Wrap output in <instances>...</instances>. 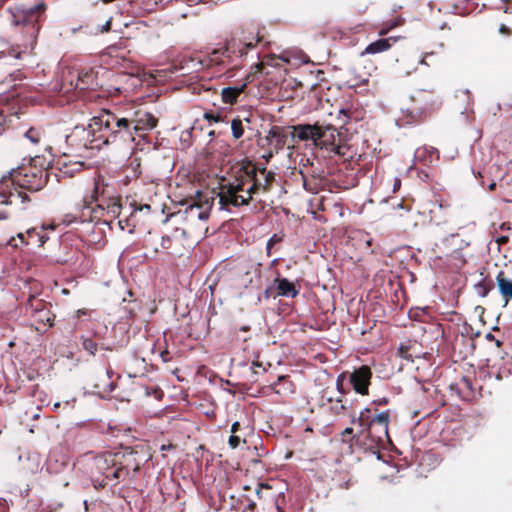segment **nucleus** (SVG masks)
I'll list each match as a JSON object with an SVG mask.
<instances>
[{
	"label": "nucleus",
	"mask_w": 512,
	"mask_h": 512,
	"mask_svg": "<svg viewBox=\"0 0 512 512\" xmlns=\"http://www.w3.org/2000/svg\"><path fill=\"white\" fill-rule=\"evenodd\" d=\"M121 197L110 194L108 187L95 183L89 196L84 197L74 209L73 219L69 222H93L102 220L110 223L121 213Z\"/></svg>",
	"instance_id": "obj_5"
},
{
	"label": "nucleus",
	"mask_w": 512,
	"mask_h": 512,
	"mask_svg": "<svg viewBox=\"0 0 512 512\" xmlns=\"http://www.w3.org/2000/svg\"><path fill=\"white\" fill-rule=\"evenodd\" d=\"M294 126L273 125L267 132L264 140L267 142V153L264 156L269 161L275 154L281 151L285 146L294 148L298 140L297 132Z\"/></svg>",
	"instance_id": "obj_13"
},
{
	"label": "nucleus",
	"mask_w": 512,
	"mask_h": 512,
	"mask_svg": "<svg viewBox=\"0 0 512 512\" xmlns=\"http://www.w3.org/2000/svg\"><path fill=\"white\" fill-rule=\"evenodd\" d=\"M153 395L156 399L160 400L163 396V391L160 388H152Z\"/></svg>",
	"instance_id": "obj_50"
},
{
	"label": "nucleus",
	"mask_w": 512,
	"mask_h": 512,
	"mask_svg": "<svg viewBox=\"0 0 512 512\" xmlns=\"http://www.w3.org/2000/svg\"><path fill=\"white\" fill-rule=\"evenodd\" d=\"M425 154H428L430 162H432L434 159H438V157H439V152L436 148L426 147V146L422 147V148H418L416 150L415 156H416V158L421 159L422 157L425 156Z\"/></svg>",
	"instance_id": "obj_33"
},
{
	"label": "nucleus",
	"mask_w": 512,
	"mask_h": 512,
	"mask_svg": "<svg viewBox=\"0 0 512 512\" xmlns=\"http://www.w3.org/2000/svg\"><path fill=\"white\" fill-rule=\"evenodd\" d=\"M241 430V424L239 421H236L232 424L230 432L231 434H237Z\"/></svg>",
	"instance_id": "obj_46"
},
{
	"label": "nucleus",
	"mask_w": 512,
	"mask_h": 512,
	"mask_svg": "<svg viewBox=\"0 0 512 512\" xmlns=\"http://www.w3.org/2000/svg\"><path fill=\"white\" fill-rule=\"evenodd\" d=\"M352 112L349 109H340L338 111V125L340 130L331 124H298L294 126L297 132L298 141H313L316 147L326 149L329 152L338 155L339 157L352 158L350 146L347 143V138L343 136L342 129L348 123Z\"/></svg>",
	"instance_id": "obj_4"
},
{
	"label": "nucleus",
	"mask_w": 512,
	"mask_h": 512,
	"mask_svg": "<svg viewBox=\"0 0 512 512\" xmlns=\"http://www.w3.org/2000/svg\"><path fill=\"white\" fill-rule=\"evenodd\" d=\"M90 122L94 135L98 138V145L103 147L116 143H132L136 136L144 137L157 126L158 119L139 105L130 103L117 107L114 111L102 109Z\"/></svg>",
	"instance_id": "obj_1"
},
{
	"label": "nucleus",
	"mask_w": 512,
	"mask_h": 512,
	"mask_svg": "<svg viewBox=\"0 0 512 512\" xmlns=\"http://www.w3.org/2000/svg\"><path fill=\"white\" fill-rule=\"evenodd\" d=\"M57 169L63 177H73L83 171L84 164L80 161L71 162L66 155L56 161Z\"/></svg>",
	"instance_id": "obj_21"
},
{
	"label": "nucleus",
	"mask_w": 512,
	"mask_h": 512,
	"mask_svg": "<svg viewBox=\"0 0 512 512\" xmlns=\"http://www.w3.org/2000/svg\"><path fill=\"white\" fill-rule=\"evenodd\" d=\"M204 119H206L209 122H215L218 123L222 120V117L220 114L214 113L212 111L205 112L203 115Z\"/></svg>",
	"instance_id": "obj_41"
},
{
	"label": "nucleus",
	"mask_w": 512,
	"mask_h": 512,
	"mask_svg": "<svg viewBox=\"0 0 512 512\" xmlns=\"http://www.w3.org/2000/svg\"><path fill=\"white\" fill-rule=\"evenodd\" d=\"M48 228L51 229V230H54L55 226L54 225H50Z\"/></svg>",
	"instance_id": "obj_62"
},
{
	"label": "nucleus",
	"mask_w": 512,
	"mask_h": 512,
	"mask_svg": "<svg viewBox=\"0 0 512 512\" xmlns=\"http://www.w3.org/2000/svg\"><path fill=\"white\" fill-rule=\"evenodd\" d=\"M246 83L233 86L225 87L221 91V99L223 103L233 105L238 101L239 96L245 91Z\"/></svg>",
	"instance_id": "obj_27"
},
{
	"label": "nucleus",
	"mask_w": 512,
	"mask_h": 512,
	"mask_svg": "<svg viewBox=\"0 0 512 512\" xmlns=\"http://www.w3.org/2000/svg\"><path fill=\"white\" fill-rule=\"evenodd\" d=\"M495 342H496V345H497L498 347H500V346L502 345V342H501V341H499V340H495Z\"/></svg>",
	"instance_id": "obj_58"
},
{
	"label": "nucleus",
	"mask_w": 512,
	"mask_h": 512,
	"mask_svg": "<svg viewBox=\"0 0 512 512\" xmlns=\"http://www.w3.org/2000/svg\"><path fill=\"white\" fill-rule=\"evenodd\" d=\"M46 10L47 5L43 1L30 7L15 6L11 9V22L14 25L26 28L30 37L36 39L41 27V22L45 19Z\"/></svg>",
	"instance_id": "obj_10"
},
{
	"label": "nucleus",
	"mask_w": 512,
	"mask_h": 512,
	"mask_svg": "<svg viewBox=\"0 0 512 512\" xmlns=\"http://www.w3.org/2000/svg\"><path fill=\"white\" fill-rule=\"evenodd\" d=\"M241 442L246 443V440L238 434H231L228 439V445L231 449H236Z\"/></svg>",
	"instance_id": "obj_37"
},
{
	"label": "nucleus",
	"mask_w": 512,
	"mask_h": 512,
	"mask_svg": "<svg viewBox=\"0 0 512 512\" xmlns=\"http://www.w3.org/2000/svg\"><path fill=\"white\" fill-rule=\"evenodd\" d=\"M495 188H496V183H491V184L489 185V189H490V190H494Z\"/></svg>",
	"instance_id": "obj_57"
},
{
	"label": "nucleus",
	"mask_w": 512,
	"mask_h": 512,
	"mask_svg": "<svg viewBox=\"0 0 512 512\" xmlns=\"http://www.w3.org/2000/svg\"><path fill=\"white\" fill-rule=\"evenodd\" d=\"M261 269L260 264L251 261L243 262L238 269L237 281L244 288L257 285L260 282Z\"/></svg>",
	"instance_id": "obj_19"
},
{
	"label": "nucleus",
	"mask_w": 512,
	"mask_h": 512,
	"mask_svg": "<svg viewBox=\"0 0 512 512\" xmlns=\"http://www.w3.org/2000/svg\"><path fill=\"white\" fill-rule=\"evenodd\" d=\"M160 356L163 360V362H169L171 360V356H170V353L167 349H165L164 351H162L160 353Z\"/></svg>",
	"instance_id": "obj_49"
},
{
	"label": "nucleus",
	"mask_w": 512,
	"mask_h": 512,
	"mask_svg": "<svg viewBox=\"0 0 512 512\" xmlns=\"http://www.w3.org/2000/svg\"><path fill=\"white\" fill-rule=\"evenodd\" d=\"M276 290L279 296L295 298L299 291L287 278H276Z\"/></svg>",
	"instance_id": "obj_29"
},
{
	"label": "nucleus",
	"mask_w": 512,
	"mask_h": 512,
	"mask_svg": "<svg viewBox=\"0 0 512 512\" xmlns=\"http://www.w3.org/2000/svg\"><path fill=\"white\" fill-rule=\"evenodd\" d=\"M69 83L66 79L61 85L55 84L54 90L71 101L76 97L83 96L89 101H98L104 97L94 90L95 75L91 71H81L77 75L69 73Z\"/></svg>",
	"instance_id": "obj_7"
},
{
	"label": "nucleus",
	"mask_w": 512,
	"mask_h": 512,
	"mask_svg": "<svg viewBox=\"0 0 512 512\" xmlns=\"http://www.w3.org/2000/svg\"><path fill=\"white\" fill-rule=\"evenodd\" d=\"M404 23V20L400 17L392 20H388L382 23L378 34L381 37L386 36L392 29L401 26Z\"/></svg>",
	"instance_id": "obj_31"
},
{
	"label": "nucleus",
	"mask_w": 512,
	"mask_h": 512,
	"mask_svg": "<svg viewBox=\"0 0 512 512\" xmlns=\"http://www.w3.org/2000/svg\"><path fill=\"white\" fill-rule=\"evenodd\" d=\"M268 44L269 42L260 32H257L255 36L235 35L227 39L223 47L213 49L210 53L199 59L198 63L201 67L232 65V68H239L241 63L235 62V60L239 59L243 62L250 55L252 59L256 58L259 60L251 65V74H269L270 72L266 71L267 67L279 66L281 58L275 55H262V49Z\"/></svg>",
	"instance_id": "obj_2"
},
{
	"label": "nucleus",
	"mask_w": 512,
	"mask_h": 512,
	"mask_svg": "<svg viewBox=\"0 0 512 512\" xmlns=\"http://www.w3.org/2000/svg\"><path fill=\"white\" fill-rule=\"evenodd\" d=\"M322 406L327 409L333 415H344L347 406L342 397H338L336 399L331 396L327 397L326 394L322 395Z\"/></svg>",
	"instance_id": "obj_26"
},
{
	"label": "nucleus",
	"mask_w": 512,
	"mask_h": 512,
	"mask_svg": "<svg viewBox=\"0 0 512 512\" xmlns=\"http://www.w3.org/2000/svg\"><path fill=\"white\" fill-rule=\"evenodd\" d=\"M389 418V410L373 413L370 408H365L358 416L351 417V423L357 426L356 433L352 427L345 428L341 433L342 441L354 440L356 445L361 446L365 451L377 453L384 447L385 442L389 441Z\"/></svg>",
	"instance_id": "obj_3"
},
{
	"label": "nucleus",
	"mask_w": 512,
	"mask_h": 512,
	"mask_svg": "<svg viewBox=\"0 0 512 512\" xmlns=\"http://www.w3.org/2000/svg\"><path fill=\"white\" fill-rule=\"evenodd\" d=\"M259 369H261L262 372H265V368L260 363L253 362L251 366L252 373L258 374L260 373Z\"/></svg>",
	"instance_id": "obj_44"
},
{
	"label": "nucleus",
	"mask_w": 512,
	"mask_h": 512,
	"mask_svg": "<svg viewBox=\"0 0 512 512\" xmlns=\"http://www.w3.org/2000/svg\"><path fill=\"white\" fill-rule=\"evenodd\" d=\"M214 134H215V132H214V131H211V132L209 133V135H210V136H214Z\"/></svg>",
	"instance_id": "obj_64"
},
{
	"label": "nucleus",
	"mask_w": 512,
	"mask_h": 512,
	"mask_svg": "<svg viewBox=\"0 0 512 512\" xmlns=\"http://www.w3.org/2000/svg\"><path fill=\"white\" fill-rule=\"evenodd\" d=\"M111 29V18L106 21V23L99 30L101 33L108 32Z\"/></svg>",
	"instance_id": "obj_51"
},
{
	"label": "nucleus",
	"mask_w": 512,
	"mask_h": 512,
	"mask_svg": "<svg viewBox=\"0 0 512 512\" xmlns=\"http://www.w3.org/2000/svg\"><path fill=\"white\" fill-rule=\"evenodd\" d=\"M503 366H499L496 372V379L501 380L503 377L512 374V358H502Z\"/></svg>",
	"instance_id": "obj_32"
},
{
	"label": "nucleus",
	"mask_w": 512,
	"mask_h": 512,
	"mask_svg": "<svg viewBox=\"0 0 512 512\" xmlns=\"http://www.w3.org/2000/svg\"><path fill=\"white\" fill-rule=\"evenodd\" d=\"M118 472L120 473V481H124L130 472L135 475L148 459L143 451L136 449H125L123 451L113 452Z\"/></svg>",
	"instance_id": "obj_14"
},
{
	"label": "nucleus",
	"mask_w": 512,
	"mask_h": 512,
	"mask_svg": "<svg viewBox=\"0 0 512 512\" xmlns=\"http://www.w3.org/2000/svg\"><path fill=\"white\" fill-rule=\"evenodd\" d=\"M144 247L151 248L154 254H163L169 259L180 258L186 252L184 240L179 236H163L159 246L155 245L152 238H148L145 240Z\"/></svg>",
	"instance_id": "obj_16"
},
{
	"label": "nucleus",
	"mask_w": 512,
	"mask_h": 512,
	"mask_svg": "<svg viewBox=\"0 0 512 512\" xmlns=\"http://www.w3.org/2000/svg\"><path fill=\"white\" fill-rule=\"evenodd\" d=\"M401 187V180L399 178H394V181H393V192H396L400 189Z\"/></svg>",
	"instance_id": "obj_52"
},
{
	"label": "nucleus",
	"mask_w": 512,
	"mask_h": 512,
	"mask_svg": "<svg viewBox=\"0 0 512 512\" xmlns=\"http://www.w3.org/2000/svg\"><path fill=\"white\" fill-rule=\"evenodd\" d=\"M264 490H271V486L267 483H258L256 494L259 499L265 498Z\"/></svg>",
	"instance_id": "obj_42"
},
{
	"label": "nucleus",
	"mask_w": 512,
	"mask_h": 512,
	"mask_svg": "<svg viewBox=\"0 0 512 512\" xmlns=\"http://www.w3.org/2000/svg\"><path fill=\"white\" fill-rule=\"evenodd\" d=\"M412 106L419 108L421 112H423L424 116L427 118L439 108L440 100L439 97L433 92L429 90H417L411 96Z\"/></svg>",
	"instance_id": "obj_17"
},
{
	"label": "nucleus",
	"mask_w": 512,
	"mask_h": 512,
	"mask_svg": "<svg viewBox=\"0 0 512 512\" xmlns=\"http://www.w3.org/2000/svg\"><path fill=\"white\" fill-rule=\"evenodd\" d=\"M246 186L238 171L233 182L221 185L218 193L220 207L229 210L230 207L248 205L253 197L249 192H246Z\"/></svg>",
	"instance_id": "obj_12"
},
{
	"label": "nucleus",
	"mask_w": 512,
	"mask_h": 512,
	"mask_svg": "<svg viewBox=\"0 0 512 512\" xmlns=\"http://www.w3.org/2000/svg\"><path fill=\"white\" fill-rule=\"evenodd\" d=\"M501 228H502V229H507L506 224H505V223H503V224L501 225Z\"/></svg>",
	"instance_id": "obj_59"
},
{
	"label": "nucleus",
	"mask_w": 512,
	"mask_h": 512,
	"mask_svg": "<svg viewBox=\"0 0 512 512\" xmlns=\"http://www.w3.org/2000/svg\"><path fill=\"white\" fill-rule=\"evenodd\" d=\"M449 205H443L442 203L436 201L435 203H433L432 205V208L430 209V216H431V219L434 220L438 217V212H440L443 208H448Z\"/></svg>",
	"instance_id": "obj_39"
},
{
	"label": "nucleus",
	"mask_w": 512,
	"mask_h": 512,
	"mask_svg": "<svg viewBox=\"0 0 512 512\" xmlns=\"http://www.w3.org/2000/svg\"><path fill=\"white\" fill-rule=\"evenodd\" d=\"M403 39L402 36H391L387 38H379L374 42H371L366 48L360 53V56L375 55L384 53L390 50L399 40Z\"/></svg>",
	"instance_id": "obj_20"
},
{
	"label": "nucleus",
	"mask_w": 512,
	"mask_h": 512,
	"mask_svg": "<svg viewBox=\"0 0 512 512\" xmlns=\"http://www.w3.org/2000/svg\"><path fill=\"white\" fill-rule=\"evenodd\" d=\"M427 117L424 116L423 112L419 108L412 106L411 104L406 108L402 109L401 116L398 118L400 126L418 124L424 121Z\"/></svg>",
	"instance_id": "obj_22"
},
{
	"label": "nucleus",
	"mask_w": 512,
	"mask_h": 512,
	"mask_svg": "<svg viewBox=\"0 0 512 512\" xmlns=\"http://www.w3.org/2000/svg\"><path fill=\"white\" fill-rule=\"evenodd\" d=\"M373 403L376 406H385L389 403V399L387 397H382V398L374 400Z\"/></svg>",
	"instance_id": "obj_45"
},
{
	"label": "nucleus",
	"mask_w": 512,
	"mask_h": 512,
	"mask_svg": "<svg viewBox=\"0 0 512 512\" xmlns=\"http://www.w3.org/2000/svg\"><path fill=\"white\" fill-rule=\"evenodd\" d=\"M372 370L368 365H362L349 373V383L355 393L361 396L369 395V387L371 385Z\"/></svg>",
	"instance_id": "obj_18"
},
{
	"label": "nucleus",
	"mask_w": 512,
	"mask_h": 512,
	"mask_svg": "<svg viewBox=\"0 0 512 512\" xmlns=\"http://www.w3.org/2000/svg\"><path fill=\"white\" fill-rule=\"evenodd\" d=\"M198 200L189 206L191 213H196L197 217L201 220H206L209 217V211L212 207V202L208 198H204L201 192H197Z\"/></svg>",
	"instance_id": "obj_25"
},
{
	"label": "nucleus",
	"mask_w": 512,
	"mask_h": 512,
	"mask_svg": "<svg viewBox=\"0 0 512 512\" xmlns=\"http://www.w3.org/2000/svg\"><path fill=\"white\" fill-rule=\"evenodd\" d=\"M143 209H146L147 211H150L151 206H150V205H148V204H145V205L140 206L139 210H140V211H142Z\"/></svg>",
	"instance_id": "obj_54"
},
{
	"label": "nucleus",
	"mask_w": 512,
	"mask_h": 512,
	"mask_svg": "<svg viewBox=\"0 0 512 512\" xmlns=\"http://www.w3.org/2000/svg\"><path fill=\"white\" fill-rule=\"evenodd\" d=\"M93 130L91 122H89L87 127L76 126L66 137V142L79 155H82L87 150H99L102 148V145H98V138L94 135Z\"/></svg>",
	"instance_id": "obj_15"
},
{
	"label": "nucleus",
	"mask_w": 512,
	"mask_h": 512,
	"mask_svg": "<svg viewBox=\"0 0 512 512\" xmlns=\"http://www.w3.org/2000/svg\"><path fill=\"white\" fill-rule=\"evenodd\" d=\"M498 291L505 301V305L512 300V278L503 270L496 276Z\"/></svg>",
	"instance_id": "obj_24"
},
{
	"label": "nucleus",
	"mask_w": 512,
	"mask_h": 512,
	"mask_svg": "<svg viewBox=\"0 0 512 512\" xmlns=\"http://www.w3.org/2000/svg\"><path fill=\"white\" fill-rule=\"evenodd\" d=\"M51 304L38 298L37 291L29 293L23 303L25 315L30 318L37 331H46L53 326L55 315L51 312Z\"/></svg>",
	"instance_id": "obj_11"
},
{
	"label": "nucleus",
	"mask_w": 512,
	"mask_h": 512,
	"mask_svg": "<svg viewBox=\"0 0 512 512\" xmlns=\"http://www.w3.org/2000/svg\"><path fill=\"white\" fill-rule=\"evenodd\" d=\"M238 170L246 185H249L246 192L252 196L260 191L269 192L275 182L274 172L267 170L266 167H259L249 160L242 161Z\"/></svg>",
	"instance_id": "obj_9"
},
{
	"label": "nucleus",
	"mask_w": 512,
	"mask_h": 512,
	"mask_svg": "<svg viewBox=\"0 0 512 512\" xmlns=\"http://www.w3.org/2000/svg\"><path fill=\"white\" fill-rule=\"evenodd\" d=\"M82 347L85 351H87L91 355H95L98 345L97 343L90 337H82Z\"/></svg>",
	"instance_id": "obj_36"
},
{
	"label": "nucleus",
	"mask_w": 512,
	"mask_h": 512,
	"mask_svg": "<svg viewBox=\"0 0 512 512\" xmlns=\"http://www.w3.org/2000/svg\"><path fill=\"white\" fill-rule=\"evenodd\" d=\"M479 394L482 395V387L479 386Z\"/></svg>",
	"instance_id": "obj_63"
},
{
	"label": "nucleus",
	"mask_w": 512,
	"mask_h": 512,
	"mask_svg": "<svg viewBox=\"0 0 512 512\" xmlns=\"http://www.w3.org/2000/svg\"><path fill=\"white\" fill-rule=\"evenodd\" d=\"M499 32L505 36L512 35V29L506 24H501L499 27Z\"/></svg>",
	"instance_id": "obj_43"
},
{
	"label": "nucleus",
	"mask_w": 512,
	"mask_h": 512,
	"mask_svg": "<svg viewBox=\"0 0 512 512\" xmlns=\"http://www.w3.org/2000/svg\"><path fill=\"white\" fill-rule=\"evenodd\" d=\"M476 381H473L469 377H462L460 381L456 384L458 387L459 394L463 399H471L476 395Z\"/></svg>",
	"instance_id": "obj_30"
},
{
	"label": "nucleus",
	"mask_w": 512,
	"mask_h": 512,
	"mask_svg": "<svg viewBox=\"0 0 512 512\" xmlns=\"http://www.w3.org/2000/svg\"><path fill=\"white\" fill-rule=\"evenodd\" d=\"M43 132L40 129L37 128H30L26 131L25 137L30 140V142L34 145H37L40 143L42 138Z\"/></svg>",
	"instance_id": "obj_35"
},
{
	"label": "nucleus",
	"mask_w": 512,
	"mask_h": 512,
	"mask_svg": "<svg viewBox=\"0 0 512 512\" xmlns=\"http://www.w3.org/2000/svg\"><path fill=\"white\" fill-rule=\"evenodd\" d=\"M486 338H487L488 340H495L494 335H493V334H491V333H488V334L486 335Z\"/></svg>",
	"instance_id": "obj_56"
},
{
	"label": "nucleus",
	"mask_w": 512,
	"mask_h": 512,
	"mask_svg": "<svg viewBox=\"0 0 512 512\" xmlns=\"http://www.w3.org/2000/svg\"><path fill=\"white\" fill-rule=\"evenodd\" d=\"M86 314H87V312H86L85 310H81V309H80V310H78V311H77V316H78V317H79L80 315H86Z\"/></svg>",
	"instance_id": "obj_55"
},
{
	"label": "nucleus",
	"mask_w": 512,
	"mask_h": 512,
	"mask_svg": "<svg viewBox=\"0 0 512 512\" xmlns=\"http://www.w3.org/2000/svg\"><path fill=\"white\" fill-rule=\"evenodd\" d=\"M271 389L278 395L287 396L294 393L295 385L288 376H279L277 381L271 385Z\"/></svg>",
	"instance_id": "obj_28"
},
{
	"label": "nucleus",
	"mask_w": 512,
	"mask_h": 512,
	"mask_svg": "<svg viewBox=\"0 0 512 512\" xmlns=\"http://www.w3.org/2000/svg\"><path fill=\"white\" fill-rule=\"evenodd\" d=\"M5 124H6V117L4 116L3 112L0 111V135L5 130Z\"/></svg>",
	"instance_id": "obj_47"
},
{
	"label": "nucleus",
	"mask_w": 512,
	"mask_h": 512,
	"mask_svg": "<svg viewBox=\"0 0 512 512\" xmlns=\"http://www.w3.org/2000/svg\"><path fill=\"white\" fill-rule=\"evenodd\" d=\"M47 227L42 225L40 229L31 228L26 231L27 239H25L24 233H19L18 238L24 244L36 243L38 246H43L48 240V236L45 234Z\"/></svg>",
	"instance_id": "obj_23"
},
{
	"label": "nucleus",
	"mask_w": 512,
	"mask_h": 512,
	"mask_svg": "<svg viewBox=\"0 0 512 512\" xmlns=\"http://www.w3.org/2000/svg\"><path fill=\"white\" fill-rule=\"evenodd\" d=\"M509 241L508 236H501L497 239V243L500 245L506 244Z\"/></svg>",
	"instance_id": "obj_53"
},
{
	"label": "nucleus",
	"mask_w": 512,
	"mask_h": 512,
	"mask_svg": "<svg viewBox=\"0 0 512 512\" xmlns=\"http://www.w3.org/2000/svg\"><path fill=\"white\" fill-rule=\"evenodd\" d=\"M129 222H130V218H127L125 220H119L118 225L121 230H125L126 228H128L130 226Z\"/></svg>",
	"instance_id": "obj_48"
},
{
	"label": "nucleus",
	"mask_w": 512,
	"mask_h": 512,
	"mask_svg": "<svg viewBox=\"0 0 512 512\" xmlns=\"http://www.w3.org/2000/svg\"><path fill=\"white\" fill-rule=\"evenodd\" d=\"M85 470L96 490L104 489L109 484L117 485L120 482V473L113 452L106 451L88 458Z\"/></svg>",
	"instance_id": "obj_6"
},
{
	"label": "nucleus",
	"mask_w": 512,
	"mask_h": 512,
	"mask_svg": "<svg viewBox=\"0 0 512 512\" xmlns=\"http://www.w3.org/2000/svg\"><path fill=\"white\" fill-rule=\"evenodd\" d=\"M231 131H232V135L235 139H239L243 136L244 126H243V122L240 118H234L231 121Z\"/></svg>",
	"instance_id": "obj_34"
},
{
	"label": "nucleus",
	"mask_w": 512,
	"mask_h": 512,
	"mask_svg": "<svg viewBox=\"0 0 512 512\" xmlns=\"http://www.w3.org/2000/svg\"><path fill=\"white\" fill-rule=\"evenodd\" d=\"M501 228H502V229H507L506 224H505V223H503V224L501 225Z\"/></svg>",
	"instance_id": "obj_60"
},
{
	"label": "nucleus",
	"mask_w": 512,
	"mask_h": 512,
	"mask_svg": "<svg viewBox=\"0 0 512 512\" xmlns=\"http://www.w3.org/2000/svg\"><path fill=\"white\" fill-rule=\"evenodd\" d=\"M487 293H488V289H485V291L483 292V294H482V295H483V296H486V295H487Z\"/></svg>",
	"instance_id": "obj_61"
},
{
	"label": "nucleus",
	"mask_w": 512,
	"mask_h": 512,
	"mask_svg": "<svg viewBox=\"0 0 512 512\" xmlns=\"http://www.w3.org/2000/svg\"><path fill=\"white\" fill-rule=\"evenodd\" d=\"M409 346H406V345H400V347L398 348V355L403 358V359H406L408 361H412L413 360V357L412 355L409 353Z\"/></svg>",
	"instance_id": "obj_40"
},
{
	"label": "nucleus",
	"mask_w": 512,
	"mask_h": 512,
	"mask_svg": "<svg viewBox=\"0 0 512 512\" xmlns=\"http://www.w3.org/2000/svg\"><path fill=\"white\" fill-rule=\"evenodd\" d=\"M347 374H348L347 372H343V373L339 374L336 379V388L341 395L346 394V390L344 389V381L346 379Z\"/></svg>",
	"instance_id": "obj_38"
},
{
	"label": "nucleus",
	"mask_w": 512,
	"mask_h": 512,
	"mask_svg": "<svg viewBox=\"0 0 512 512\" xmlns=\"http://www.w3.org/2000/svg\"><path fill=\"white\" fill-rule=\"evenodd\" d=\"M39 157L31 159L29 164L22 165L10 171L9 178L13 185L29 191L41 190L48 181V173L43 168V163L37 165Z\"/></svg>",
	"instance_id": "obj_8"
}]
</instances>
